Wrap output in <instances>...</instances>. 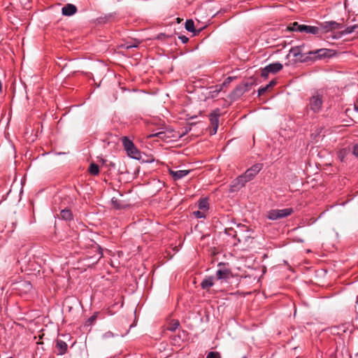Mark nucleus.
<instances>
[{
    "mask_svg": "<svg viewBox=\"0 0 358 358\" xmlns=\"http://www.w3.org/2000/svg\"><path fill=\"white\" fill-rule=\"evenodd\" d=\"M305 44L292 47L289 50V55L301 61H306L308 59H320L330 56L331 50L329 49L321 48L316 50L305 51Z\"/></svg>",
    "mask_w": 358,
    "mask_h": 358,
    "instance_id": "1",
    "label": "nucleus"
},
{
    "mask_svg": "<svg viewBox=\"0 0 358 358\" xmlns=\"http://www.w3.org/2000/svg\"><path fill=\"white\" fill-rule=\"evenodd\" d=\"M122 142L124 150L131 158L135 159H140L141 158V152L138 150V148L135 146L131 140L124 136L122 138Z\"/></svg>",
    "mask_w": 358,
    "mask_h": 358,
    "instance_id": "2",
    "label": "nucleus"
},
{
    "mask_svg": "<svg viewBox=\"0 0 358 358\" xmlns=\"http://www.w3.org/2000/svg\"><path fill=\"white\" fill-rule=\"evenodd\" d=\"M293 213L292 208H287L283 209H273L267 213V217L270 220H276L288 217Z\"/></svg>",
    "mask_w": 358,
    "mask_h": 358,
    "instance_id": "3",
    "label": "nucleus"
},
{
    "mask_svg": "<svg viewBox=\"0 0 358 358\" xmlns=\"http://www.w3.org/2000/svg\"><path fill=\"white\" fill-rule=\"evenodd\" d=\"M322 103H323V101H322L321 95H320V94L313 95L310 99L309 104H308V109L315 113H318L322 108Z\"/></svg>",
    "mask_w": 358,
    "mask_h": 358,
    "instance_id": "4",
    "label": "nucleus"
},
{
    "mask_svg": "<svg viewBox=\"0 0 358 358\" xmlns=\"http://www.w3.org/2000/svg\"><path fill=\"white\" fill-rule=\"evenodd\" d=\"M262 169V164H257L253 165L252 167L248 169L245 173H244V177L247 179V180L249 182L252 180L255 176L260 171V170Z\"/></svg>",
    "mask_w": 358,
    "mask_h": 358,
    "instance_id": "5",
    "label": "nucleus"
},
{
    "mask_svg": "<svg viewBox=\"0 0 358 358\" xmlns=\"http://www.w3.org/2000/svg\"><path fill=\"white\" fill-rule=\"evenodd\" d=\"M219 113L213 111L209 115V119L211 125L213 126V130L210 131L211 134H215L217 132L219 123Z\"/></svg>",
    "mask_w": 358,
    "mask_h": 358,
    "instance_id": "6",
    "label": "nucleus"
},
{
    "mask_svg": "<svg viewBox=\"0 0 358 358\" xmlns=\"http://www.w3.org/2000/svg\"><path fill=\"white\" fill-rule=\"evenodd\" d=\"M93 250L96 252V254L93 256H88V258L92 259L90 262V264H96L103 256L102 250L99 245L96 244L93 247Z\"/></svg>",
    "mask_w": 358,
    "mask_h": 358,
    "instance_id": "7",
    "label": "nucleus"
},
{
    "mask_svg": "<svg viewBox=\"0 0 358 358\" xmlns=\"http://www.w3.org/2000/svg\"><path fill=\"white\" fill-rule=\"evenodd\" d=\"M248 181L247 179L244 177V175L239 176L237 177L232 182L231 187L234 188L235 190L238 189L243 186H245V183Z\"/></svg>",
    "mask_w": 358,
    "mask_h": 358,
    "instance_id": "8",
    "label": "nucleus"
},
{
    "mask_svg": "<svg viewBox=\"0 0 358 358\" xmlns=\"http://www.w3.org/2000/svg\"><path fill=\"white\" fill-rule=\"evenodd\" d=\"M77 12V8L76 6L71 3H68L65 5L62 8V13L65 16H71L75 14Z\"/></svg>",
    "mask_w": 358,
    "mask_h": 358,
    "instance_id": "9",
    "label": "nucleus"
},
{
    "mask_svg": "<svg viewBox=\"0 0 358 358\" xmlns=\"http://www.w3.org/2000/svg\"><path fill=\"white\" fill-rule=\"evenodd\" d=\"M300 29V32L301 33L311 34L313 35H317L320 33V29L315 26L302 24Z\"/></svg>",
    "mask_w": 358,
    "mask_h": 358,
    "instance_id": "10",
    "label": "nucleus"
},
{
    "mask_svg": "<svg viewBox=\"0 0 358 358\" xmlns=\"http://www.w3.org/2000/svg\"><path fill=\"white\" fill-rule=\"evenodd\" d=\"M57 354L58 355H63L66 352L68 345L66 342L62 340H57L56 345Z\"/></svg>",
    "mask_w": 358,
    "mask_h": 358,
    "instance_id": "11",
    "label": "nucleus"
},
{
    "mask_svg": "<svg viewBox=\"0 0 358 358\" xmlns=\"http://www.w3.org/2000/svg\"><path fill=\"white\" fill-rule=\"evenodd\" d=\"M189 173L188 170H179V171H173L169 170V174L172 176L173 180H180L185 176H186Z\"/></svg>",
    "mask_w": 358,
    "mask_h": 358,
    "instance_id": "12",
    "label": "nucleus"
},
{
    "mask_svg": "<svg viewBox=\"0 0 358 358\" xmlns=\"http://www.w3.org/2000/svg\"><path fill=\"white\" fill-rule=\"evenodd\" d=\"M231 271L228 268L218 269L216 271V278L217 280H227L230 278Z\"/></svg>",
    "mask_w": 358,
    "mask_h": 358,
    "instance_id": "13",
    "label": "nucleus"
},
{
    "mask_svg": "<svg viewBox=\"0 0 358 358\" xmlns=\"http://www.w3.org/2000/svg\"><path fill=\"white\" fill-rule=\"evenodd\" d=\"M171 131H169L168 133L164 131H161L157 133L151 134H150L148 138H153V137H158L162 141H166L168 138H171V136L169 135Z\"/></svg>",
    "mask_w": 358,
    "mask_h": 358,
    "instance_id": "14",
    "label": "nucleus"
},
{
    "mask_svg": "<svg viewBox=\"0 0 358 358\" xmlns=\"http://www.w3.org/2000/svg\"><path fill=\"white\" fill-rule=\"evenodd\" d=\"M352 33L358 34V24H353L352 26H349L346 27L344 30L341 32V35H348Z\"/></svg>",
    "mask_w": 358,
    "mask_h": 358,
    "instance_id": "15",
    "label": "nucleus"
},
{
    "mask_svg": "<svg viewBox=\"0 0 358 358\" xmlns=\"http://www.w3.org/2000/svg\"><path fill=\"white\" fill-rule=\"evenodd\" d=\"M213 277L209 276L205 279H203L201 283V286L203 289H207L213 286Z\"/></svg>",
    "mask_w": 358,
    "mask_h": 358,
    "instance_id": "16",
    "label": "nucleus"
},
{
    "mask_svg": "<svg viewBox=\"0 0 358 358\" xmlns=\"http://www.w3.org/2000/svg\"><path fill=\"white\" fill-rule=\"evenodd\" d=\"M268 66V68L269 69V71L271 73H275L278 71H280L282 69V64L280 62H275L270 64Z\"/></svg>",
    "mask_w": 358,
    "mask_h": 358,
    "instance_id": "17",
    "label": "nucleus"
},
{
    "mask_svg": "<svg viewBox=\"0 0 358 358\" xmlns=\"http://www.w3.org/2000/svg\"><path fill=\"white\" fill-rule=\"evenodd\" d=\"M60 217L64 220H70L72 219V213L69 209H63L60 212Z\"/></svg>",
    "mask_w": 358,
    "mask_h": 358,
    "instance_id": "18",
    "label": "nucleus"
},
{
    "mask_svg": "<svg viewBox=\"0 0 358 358\" xmlns=\"http://www.w3.org/2000/svg\"><path fill=\"white\" fill-rule=\"evenodd\" d=\"M185 29L189 32H193L194 34L198 33L194 28V23L192 20H187L185 22Z\"/></svg>",
    "mask_w": 358,
    "mask_h": 358,
    "instance_id": "19",
    "label": "nucleus"
},
{
    "mask_svg": "<svg viewBox=\"0 0 358 358\" xmlns=\"http://www.w3.org/2000/svg\"><path fill=\"white\" fill-rule=\"evenodd\" d=\"M88 171L92 176H97L99 173V166L94 163H92Z\"/></svg>",
    "mask_w": 358,
    "mask_h": 358,
    "instance_id": "20",
    "label": "nucleus"
},
{
    "mask_svg": "<svg viewBox=\"0 0 358 358\" xmlns=\"http://www.w3.org/2000/svg\"><path fill=\"white\" fill-rule=\"evenodd\" d=\"M302 24H299L298 22H295L291 24L289 27H288V29L293 31H299L301 30Z\"/></svg>",
    "mask_w": 358,
    "mask_h": 358,
    "instance_id": "21",
    "label": "nucleus"
},
{
    "mask_svg": "<svg viewBox=\"0 0 358 358\" xmlns=\"http://www.w3.org/2000/svg\"><path fill=\"white\" fill-rule=\"evenodd\" d=\"M199 208L202 210H207L208 208V203L206 199H202L199 203Z\"/></svg>",
    "mask_w": 358,
    "mask_h": 358,
    "instance_id": "22",
    "label": "nucleus"
},
{
    "mask_svg": "<svg viewBox=\"0 0 358 358\" xmlns=\"http://www.w3.org/2000/svg\"><path fill=\"white\" fill-rule=\"evenodd\" d=\"M179 326V322L178 321H174L170 324L168 327V329L174 331Z\"/></svg>",
    "mask_w": 358,
    "mask_h": 358,
    "instance_id": "23",
    "label": "nucleus"
},
{
    "mask_svg": "<svg viewBox=\"0 0 358 358\" xmlns=\"http://www.w3.org/2000/svg\"><path fill=\"white\" fill-rule=\"evenodd\" d=\"M271 73L269 71V69L268 68V66H266L261 72V76L263 78H267L268 76V74Z\"/></svg>",
    "mask_w": 358,
    "mask_h": 358,
    "instance_id": "24",
    "label": "nucleus"
},
{
    "mask_svg": "<svg viewBox=\"0 0 358 358\" xmlns=\"http://www.w3.org/2000/svg\"><path fill=\"white\" fill-rule=\"evenodd\" d=\"M222 87L223 86L221 85H216L215 87V90L210 92V93H212V96H214L215 94H217L222 90Z\"/></svg>",
    "mask_w": 358,
    "mask_h": 358,
    "instance_id": "25",
    "label": "nucleus"
},
{
    "mask_svg": "<svg viewBox=\"0 0 358 358\" xmlns=\"http://www.w3.org/2000/svg\"><path fill=\"white\" fill-rule=\"evenodd\" d=\"M206 358H220V355L217 352H210Z\"/></svg>",
    "mask_w": 358,
    "mask_h": 358,
    "instance_id": "26",
    "label": "nucleus"
},
{
    "mask_svg": "<svg viewBox=\"0 0 358 358\" xmlns=\"http://www.w3.org/2000/svg\"><path fill=\"white\" fill-rule=\"evenodd\" d=\"M98 313H94L87 320V322L90 324H93V322L96 320L97 318Z\"/></svg>",
    "mask_w": 358,
    "mask_h": 358,
    "instance_id": "27",
    "label": "nucleus"
},
{
    "mask_svg": "<svg viewBox=\"0 0 358 358\" xmlns=\"http://www.w3.org/2000/svg\"><path fill=\"white\" fill-rule=\"evenodd\" d=\"M194 214L198 218H202L206 217L205 213L200 210L194 211Z\"/></svg>",
    "mask_w": 358,
    "mask_h": 358,
    "instance_id": "28",
    "label": "nucleus"
},
{
    "mask_svg": "<svg viewBox=\"0 0 358 358\" xmlns=\"http://www.w3.org/2000/svg\"><path fill=\"white\" fill-rule=\"evenodd\" d=\"M268 88L269 87L267 85L260 87L258 90V94L259 96L264 94L268 90Z\"/></svg>",
    "mask_w": 358,
    "mask_h": 358,
    "instance_id": "29",
    "label": "nucleus"
},
{
    "mask_svg": "<svg viewBox=\"0 0 358 358\" xmlns=\"http://www.w3.org/2000/svg\"><path fill=\"white\" fill-rule=\"evenodd\" d=\"M330 26H331V29H340L341 28V24L336 22H331Z\"/></svg>",
    "mask_w": 358,
    "mask_h": 358,
    "instance_id": "30",
    "label": "nucleus"
},
{
    "mask_svg": "<svg viewBox=\"0 0 358 358\" xmlns=\"http://www.w3.org/2000/svg\"><path fill=\"white\" fill-rule=\"evenodd\" d=\"M138 43H126L125 48L127 49H130L132 48H136L138 46Z\"/></svg>",
    "mask_w": 358,
    "mask_h": 358,
    "instance_id": "31",
    "label": "nucleus"
},
{
    "mask_svg": "<svg viewBox=\"0 0 358 358\" xmlns=\"http://www.w3.org/2000/svg\"><path fill=\"white\" fill-rule=\"evenodd\" d=\"M22 286H24L27 290H29L31 289V285L29 282H23L22 284H21Z\"/></svg>",
    "mask_w": 358,
    "mask_h": 358,
    "instance_id": "32",
    "label": "nucleus"
},
{
    "mask_svg": "<svg viewBox=\"0 0 358 358\" xmlns=\"http://www.w3.org/2000/svg\"><path fill=\"white\" fill-rule=\"evenodd\" d=\"M232 80V78L231 77H228L227 78L225 79V80L224 81V83H222V86H227V85H229Z\"/></svg>",
    "mask_w": 358,
    "mask_h": 358,
    "instance_id": "33",
    "label": "nucleus"
},
{
    "mask_svg": "<svg viewBox=\"0 0 358 358\" xmlns=\"http://www.w3.org/2000/svg\"><path fill=\"white\" fill-rule=\"evenodd\" d=\"M352 153L356 157H358V144H356L353 147Z\"/></svg>",
    "mask_w": 358,
    "mask_h": 358,
    "instance_id": "34",
    "label": "nucleus"
},
{
    "mask_svg": "<svg viewBox=\"0 0 358 358\" xmlns=\"http://www.w3.org/2000/svg\"><path fill=\"white\" fill-rule=\"evenodd\" d=\"M179 38L181 40V41L183 43H186L189 41V38L187 37H186L185 36H179Z\"/></svg>",
    "mask_w": 358,
    "mask_h": 358,
    "instance_id": "35",
    "label": "nucleus"
},
{
    "mask_svg": "<svg viewBox=\"0 0 358 358\" xmlns=\"http://www.w3.org/2000/svg\"><path fill=\"white\" fill-rule=\"evenodd\" d=\"M275 84H276V81L273 80L266 85L270 88V87H272L273 86H274Z\"/></svg>",
    "mask_w": 358,
    "mask_h": 358,
    "instance_id": "36",
    "label": "nucleus"
},
{
    "mask_svg": "<svg viewBox=\"0 0 358 358\" xmlns=\"http://www.w3.org/2000/svg\"><path fill=\"white\" fill-rule=\"evenodd\" d=\"M249 237L248 236H245L243 238V240H241L240 238H238V241H247L248 238Z\"/></svg>",
    "mask_w": 358,
    "mask_h": 358,
    "instance_id": "37",
    "label": "nucleus"
},
{
    "mask_svg": "<svg viewBox=\"0 0 358 358\" xmlns=\"http://www.w3.org/2000/svg\"><path fill=\"white\" fill-rule=\"evenodd\" d=\"M11 358V357H10Z\"/></svg>",
    "mask_w": 358,
    "mask_h": 358,
    "instance_id": "38",
    "label": "nucleus"
}]
</instances>
